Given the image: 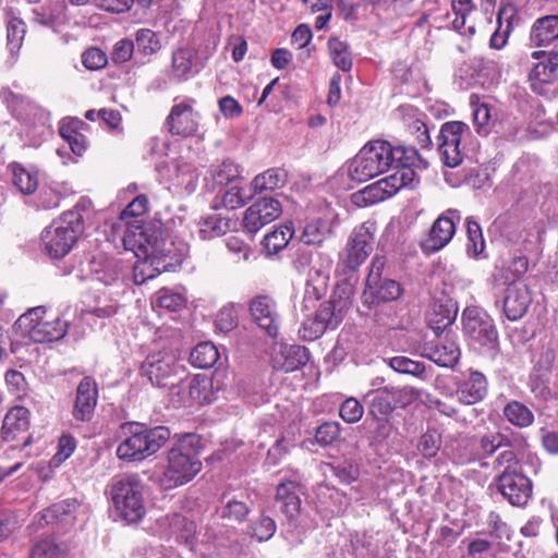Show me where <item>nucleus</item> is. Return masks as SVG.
I'll use <instances>...</instances> for the list:
<instances>
[{
	"label": "nucleus",
	"instance_id": "obj_1",
	"mask_svg": "<svg viewBox=\"0 0 558 558\" xmlns=\"http://www.w3.org/2000/svg\"><path fill=\"white\" fill-rule=\"evenodd\" d=\"M418 160L415 147L392 146L387 141H374L365 145L350 161L348 173L353 181L364 182L395 166L399 158Z\"/></svg>",
	"mask_w": 558,
	"mask_h": 558
},
{
	"label": "nucleus",
	"instance_id": "obj_2",
	"mask_svg": "<svg viewBox=\"0 0 558 558\" xmlns=\"http://www.w3.org/2000/svg\"><path fill=\"white\" fill-rule=\"evenodd\" d=\"M197 442V437L189 434L168 451L167 465L158 477V483L163 489L184 485L199 473L202 462L194 448Z\"/></svg>",
	"mask_w": 558,
	"mask_h": 558
},
{
	"label": "nucleus",
	"instance_id": "obj_3",
	"mask_svg": "<svg viewBox=\"0 0 558 558\" xmlns=\"http://www.w3.org/2000/svg\"><path fill=\"white\" fill-rule=\"evenodd\" d=\"M122 432L125 438L116 453L124 461H143L156 453L170 438V430L166 426L148 428L134 422L123 424Z\"/></svg>",
	"mask_w": 558,
	"mask_h": 558
},
{
	"label": "nucleus",
	"instance_id": "obj_4",
	"mask_svg": "<svg viewBox=\"0 0 558 558\" xmlns=\"http://www.w3.org/2000/svg\"><path fill=\"white\" fill-rule=\"evenodd\" d=\"M109 494L119 517L126 523H137L145 517L144 484L138 474L114 476L109 484Z\"/></svg>",
	"mask_w": 558,
	"mask_h": 558
},
{
	"label": "nucleus",
	"instance_id": "obj_5",
	"mask_svg": "<svg viewBox=\"0 0 558 558\" xmlns=\"http://www.w3.org/2000/svg\"><path fill=\"white\" fill-rule=\"evenodd\" d=\"M122 240L126 250L134 251L135 246H137L140 252H135V254L137 256L140 254L144 255V259L136 262L133 266V280L135 284H143L147 280L154 279L161 270L168 269L170 264L166 263L165 258L171 254V248L167 246H171L172 242L167 243L163 240L150 242L147 240V243H144L145 235L142 231L134 233L133 238L124 234Z\"/></svg>",
	"mask_w": 558,
	"mask_h": 558
},
{
	"label": "nucleus",
	"instance_id": "obj_6",
	"mask_svg": "<svg viewBox=\"0 0 558 558\" xmlns=\"http://www.w3.org/2000/svg\"><path fill=\"white\" fill-rule=\"evenodd\" d=\"M46 310L37 306L21 315L15 326L34 342H52L64 338L68 332V322L60 318L46 319Z\"/></svg>",
	"mask_w": 558,
	"mask_h": 558
},
{
	"label": "nucleus",
	"instance_id": "obj_7",
	"mask_svg": "<svg viewBox=\"0 0 558 558\" xmlns=\"http://www.w3.org/2000/svg\"><path fill=\"white\" fill-rule=\"evenodd\" d=\"M82 233L75 216L62 215L41 232L44 250L50 258L60 259L70 253Z\"/></svg>",
	"mask_w": 558,
	"mask_h": 558
},
{
	"label": "nucleus",
	"instance_id": "obj_8",
	"mask_svg": "<svg viewBox=\"0 0 558 558\" xmlns=\"http://www.w3.org/2000/svg\"><path fill=\"white\" fill-rule=\"evenodd\" d=\"M171 402L175 407H193L210 403L215 399L213 380L206 375H180L169 390Z\"/></svg>",
	"mask_w": 558,
	"mask_h": 558
},
{
	"label": "nucleus",
	"instance_id": "obj_9",
	"mask_svg": "<svg viewBox=\"0 0 558 558\" xmlns=\"http://www.w3.org/2000/svg\"><path fill=\"white\" fill-rule=\"evenodd\" d=\"M141 373L154 386L170 390L180 375H184L185 369L173 355L157 352L145 359L141 366Z\"/></svg>",
	"mask_w": 558,
	"mask_h": 558
},
{
	"label": "nucleus",
	"instance_id": "obj_10",
	"mask_svg": "<svg viewBox=\"0 0 558 558\" xmlns=\"http://www.w3.org/2000/svg\"><path fill=\"white\" fill-rule=\"evenodd\" d=\"M464 335L481 347L496 349L498 331L494 320L477 307H468L462 314Z\"/></svg>",
	"mask_w": 558,
	"mask_h": 558
},
{
	"label": "nucleus",
	"instance_id": "obj_11",
	"mask_svg": "<svg viewBox=\"0 0 558 558\" xmlns=\"http://www.w3.org/2000/svg\"><path fill=\"white\" fill-rule=\"evenodd\" d=\"M469 133V126L460 121H449L441 125L438 134V150L444 163L450 168L463 160L462 138Z\"/></svg>",
	"mask_w": 558,
	"mask_h": 558
},
{
	"label": "nucleus",
	"instance_id": "obj_12",
	"mask_svg": "<svg viewBox=\"0 0 558 558\" xmlns=\"http://www.w3.org/2000/svg\"><path fill=\"white\" fill-rule=\"evenodd\" d=\"M305 494V487L295 480H283L276 488L275 506L286 517L290 530L298 526L301 513V496Z\"/></svg>",
	"mask_w": 558,
	"mask_h": 558
},
{
	"label": "nucleus",
	"instance_id": "obj_13",
	"mask_svg": "<svg viewBox=\"0 0 558 558\" xmlns=\"http://www.w3.org/2000/svg\"><path fill=\"white\" fill-rule=\"evenodd\" d=\"M496 485L502 497L515 507L525 506L532 496V482L520 470L501 471Z\"/></svg>",
	"mask_w": 558,
	"mask_h": 558
},
{
	"label": "nucleus",
	"instance_id": "obj_14",
	"mask_svg": "<svg viewBox=\"0 0 558 558\" xmlns=\"http://www.w3.org/2000/svg\"><path fill=\"white\" fill-rule=\"evenodd\" d=\"M195 102L186 98L172 106L165 123L172 135L189 137L197 133L201 114L194 109Z\"/></svg>",
	"mask_w": 558,
	"mask_h": 558
},
{
	"label": "nucleus",
	"instance_id": "obj_15",
	"mask_svg": "<svg viewBox=\"0 0 558 558\" xmlns=\"http://www.w3.org/2000/svg\"><path fill=\"white\" fill-rule=\"evenodd\" d=\"M374 246V223L364 222L355 228L342 256L345 267L356 269L372 253Z\"/></svg>",
	"mask_w": 558,
	"mask_h": 558
},
{
	"label": "nucleus",
	"instance_id": "obj_16",
	"mask_svg": "<svg viewBox=\"0 0 558 558\" xmlns=\"http://www.w3.org/2000/svg\"><path fill=\"white\" fill-rule=\"evenodd\" d=\"M459 213L449 209L440 215L432 225L426 239L421 243L423 252L432 254L444 248L453 238L456 233V220L459 221Z\"/></svg>",
	"mask_w": 558,
	"mask_h": 558
},
{
	"label": "nucleus",
	"instance_id": "obj_17",
	"mask_svg": "<svg viewBox=\"0 0 558 558\" xmlns=\"http://www.w3.org/2000/svg\"><path fill=\"white\" fill-rule=\"evenodd\" d=\"M282 213L281 204L274 197H263L253 203L244 213L243 227L250 233H256L272 222Z\"/></svg>",
	"mask_w": 558,
	"mask_h": 558
},
{
	"label": "nucleus",
	"instance_id": "obj_18",
	"mask_svg": "<svg viewBox=\"0 0 558 558\" xmlns=\"http://www.w3.org/2000/svg\"><path fill=\"white\" fill-rule=\"evenodd\" d=\"M250 314L257 326L264 329L270 337H276L280 315L276 301L269 295H257L250 302Z\"/></svg>",
	"mask_w": 558,
	"mask_h": 558
},
{
	"label": "nucleus",
	"instance_id": "obj_19",
	"mask_svg": "<svg viewBox=\"0 0 558 558\" xmlns=\"http://www.w3.org/2000/svg\"><path fill=\"white\" fill-rule=\"evenodd\" d=\"M532 303V294L523 282H509L502 298L505 316L512 322L521 319Z\"/></svg>",
	"mask_w": 558,
	"mask_h": 558
},
{
	"label": "nucleus",
	"instance_id": "obj_20",
	"mask_svg": "<svg viewBox=\"0 0 558 558\" xmlns=\"http://www.w3.org/2000/svg\"><path fill=\"white\" fill-rule=\"evenodd\" d=\"M98 400V388L92 377H84L77 388L72 409L73 418L76 422H89L94 417Z\"/></svg>",
	"mask_w": 558,
	"mask_h": 558
},
{
	"label": "nucleus",
	"instance_id": "obj_21",
	"mask_svg": "<svg viewBox=\"0 0 558 558\" xmlns=\"http://www.w3.org/2000/svg\"><path fill=\"white\" fill-rule=\"evenodd\" d=\"M488 391V383L484 374L470 371L462 374L457 381V397L460 402L471 405L482 401Z\"/></svg>",
	"mask_w": 558,
	"mask_h": 558
},
{
	"label": "nucleus",
	"instance_id": "obj_22",
	"mask_svg": "<svg viewBox=\"0 0 558 558\" xmlns=\"http://www.w3.org/2000/svg\"><path fill=\"white\" fill-rule=\"evenodd\" d=\"M324 288L313 286L312 280H308L305 288L304 299L302 302V312L304 319L299 329L300 337L305 341H314L318 339L325 331V327L314 316H310L306 312L310 310V303L319 300L323 295Z\"/></svg>",
	"mask_w": 558,
	"mask_h": 558
},
{
	"label": "nucleus",
	"instance_id": "obj_23",
	"mask_svg": "<svg viewBox=\"0 0 558 558\" xmlns=\"http://www.w3.org/2000/svg\"><path fill=\"white\" fill-rule=\"evenodd\" d=\"M399 159L400 161H396L395 166L390 167L395 172L384 179H380L390 196H393L402 187H407L414 182L416 179L414 167H420L421 165L424 168L426 167V162L420 155L418 160H413V162L405 160L404 156Z\"/></svg>",
	"mask_w": 558,
	"mask_h": 558
},
{
	"label": "nucleus",
	"instance_id": "obj_24",
	"mask_svg": "<svg viewBox=\"0 0 558 558\" xmlns=\"http://www.w3.org/2000/svg\"><path fill=\"white\" fill-rule=\"evenodd\" d=\"M460 349L453 337L448 333L439 338L437 343H426L422 355L442 367H452L460 359Z\"/></svg>",
	"mask_w": 558,
	"mask_h": 558
},
{
	"label": "nucleus",
	"instance_id": "obj_25",
	"mask_svg": "<svg viewBox=\"0 0 558 558\" xmlns=\"http://www.w3.org/2000/svg\"><path fill=\"white\" fill-rule=\"evenodd\" d=\"M128 266L120 259L95 258L90 263V272L94 279L105 286H112L125 278Z\"/></svg>",
	"mask_w": 558,
	"mask_h": 558
},
{
	"label": "nucleus",
	"instance_id": "obj_26",
	"mask_svg": "<svg viewBox=\"0 0 558 558\" xmlns=\"http://www.w3.org/2000/svg\"><path fill=\"white\" fill-rule=\"evenodd\" d=\"M307 361V349L298 344H281L272 357L274 368L286 373L300 369Z\"/></svg>",
	"mask_w": 558,
	"mask_h": 558
},
{
	"label": "nucleus",
	"instance_id": "obj_27",
	"mask_svg": "<svg viewBox=\"0 0 558 558\" xmlns=\"http://www.w3.org/2000/svg\"><path fill=\"white\" fill-rule=\"evenodd\" d=\"M0 99L5 104L12 116L21 121L29 122L40 110L29 98L22 94H16L8 87L0 90Z\"/></svg>",
	"mask_w": 558,
	"mask_h": 558
},
{
	"label": "nucleus",
	"instance_id": "obj_28",
	"mask_svg": "<svg viewBox=\"0 0 558 558\" xmlns=\"http://www.w3.org/2000/svg\"><path fill=\"white\" fill-rule=\"evenodd\" d=\"M555 362L556 353L553 349L547 348L542 350L534 365L530 383L531 390L536 396L546 398V396L549 395V388L546 386L543 378L553 371Z\"/></svg>",
	"mask_w": 558,
	"mask_h": 558
},
{
	"label": "nucleus",
	"instance_id": "obj_29",
	"mask_svg": "<svg viewBox=\"0 0 558 558\" xmlns=\"http://www.w3.org/2000/svg\"><path fill=\"white\" fill-rule=\"evenodd\" d=\"M29 427V411L24 407H14L4 416L1 435L3 440H19Z\"/></svg>",
	"mask_w": 558,
	"mask_h": 558
},
{
	"label": "nucleus",
	"instance_id": "obj_30",
	"mask_svg": "<svg viewBox=\"0 0 558 558\" xmlns=\"http://www.w3.org/2000/svg\"><path fill=\"white\" fill-rule=\"evenodd\" d=\"M398 113L402 118L408 131L415 136L416 143L422 148H428L432 144L429 130L420 113L412 106H400Z\"/></svg>",
	"mask_w": 558,
	"mask_h": 558
},
{
	"label": "nucleus",
	"instance_id": "obj_31",
	"mask_svg": "<svg viewBox=\"0 0 558 558\" xmlns=\"http://www.w3.org/2000/svg\"><path fill=\"white\" fill-rule=\"evenodd\" d=\"M198 72L197 53L191 48H180L172 54L171 75L186 80Z\"/></svg>",
	"mask_w": 558,
	"mask_h": 558
},
{
	"label": "nucleus",
	"instance_id": "obj_32",
	"mask_svg": "<svg viewBox=\"0 0 558 558\" xmlns=\"http://www.w3.org/2000/svg\"><path fill=\"white\" fill-rule=\"evenodd\" d=\"M531 43L535 46H547L558 39V15H546L537 19L531 28Z\"/></svg>",
	"mask_w": 558,
	"mask_h": 558
},
{
	"label": "nucleus",
	"instance_id": "obj_33",
	"mask_svg": "<svg viewBox=\"0 0 558 558\" xmlns=\"http://www.w3.org/2000/svg\"><path fill=\"white\" fill-rule=\"evenodd\" d=\"M365 398L368 399V413L372 417H390L395 404L388 386L372 389Z\"/></svg>",
	"mask_w": 558,
	"mask_h": 558
},
{
	"label": "nucleus",
	"instance_id": "obj_34",
	"mask_svg": "<svg viewBox=\"0 0 558 558\" xmlns=\"http://www.w3.org/2000/svg\"><path fill=\"white\" fill-rule=\"evenodd\" d=\"M288 181V173L282 168H271L263 173L256 175L252 183L251 190L254 194L264 192H274L286 185Z\"/></svg>",
	"mask_w": 558,
	"mask_h": 558
},
{
	"label": "nucleus",
	"instance_id": "obj_35",
	"mask_svg": "<svg viewBox=\"0 0 558 558\" xmlns=\"http://www.w3.org/2000/svg\"><path fill=\"white\" fill-rule=\"evenodd\" d=\"M83 122L78 119L66 118L60 122L59 133L68 145V148L76 156H81L86 148L85 136L78 132Z\"/></svg>",
	"mask_w": 558,
	"mask_h": 558
},
{
	"label": "nucleus",
	"instance_id": "obj_36",
	"mask_svg": "<svg viewBox=\"0 0 558 558\" xmlns=\"http://www.w3.org/2000/svg\"><path fill=\"white\" fill-rule=\"evenodd\" d=\"M252 510V500L248 496L242 495L240 498H228L219 511L221 519L232 523H243L246 521Z\"/></svg>",
	"mask_w": 558,
	"mask_h": 558
},
{
	"label": "nucleus",
	"instance_id": "obj_37",
	"mask_svg": "<svg viewBox=\"0 0 558 558\" xmlns=\"http://www.w3.org/2000/svg\"><path fill=\"white\" fill-rule=\"evenodd\" d=\"M12 184L23 194L31 195L38 187L37 172L24 167L22 163L12 162L9 165Z\"/></svg>",
	"mask_w": 558,
	"mask_h": 558
},
{
	"label": "nucleus",
	"instance_id": "obj_38",
	"mask_svg": "<svg viewBox=\"0 0 558 558\" xmlns=\"http://www.w3.org/2000/svg\"><path fill=\"white\" fill-rule=\"evenodd\" d=\"M344 306L345 302L342 304L340 301H336V299L332 298L322 303L313 316L323 324L326 330L335 329L343 318Z\"/></svg>",
	"mask_w": 558,
	"mask_h": 558
},
{
	"label": "nucleus",
	"instance_id": "obj_39",
	"mask_svg": "<svg viewBox=\"0 0 558 558\" xmlns=\"http://www.w3.org/2000/svg\"><path fill=\"white\" fill-rule=\"evenodd\" d=\"M198 174L196 169L183 161H177L173 165V173L170 177L173 185L182 189L187 194L193 193L197 186Z\"/></svg>",
	"mask_w": 558,
	"mask_h": 558
},
{
	"label": "nucleus",
	"instance_id": "obj_40",
	"mask_svg": "<svg viewBox=\"0 0 558 558\" xmlns=\"http://www.w3.org/2000/svg\"><path fill=\"white\" fill-rule=\"evenodd\" d=\"M529 77L531 88L539 95H546L548 85L556 80L557 75L556 70L551 65L546 61H542L533 68Z\"/></svg>",
	"mask_w": 558,
	"mask_h": 558
},
{
	"label": "nucleus",
	"instance_id": "obj_41",
	"mask_svg": "<svg viewBox=\"0 0 558 558\" xmlns=\"http://www.w3.org/2000/svg\"><path fill=\"white\" fill-rule=\"evenodd\" d=\"M294 234L292 225H283L267 233L263 245L268 255H274L283 250Z\"/></svg>",
	"mask_w": 558,
	"mask_h": 558
},
{
	"label": "nucleus",
	"instance_id": "obj_42",
	"mask_svg": "<svg viewBox=\"0 0 558 558\" xmlns=\"http://www.w3.org/2000/svg\"><path fill=\"white\" fill-rule=\"evenodd\" d=\"M502 413L510 424L519 428L529 427L534 422L533 412L525 404L515 400L508 402Z\"/></svg>",
	"mask_w": 558,
	"mask_h": 558
},
{
	"label": "nucleus",
	"instance_id": "obj_43",
	"mask_svg": "<svg viewBox=\"0 0 558 558\" xmlns=\"http://www.w3.org/2000/svg\"><path fill=\"white\" fill-rule=\"evenodd\" d=\"M218 359V349L209 341L198 343L190 353V362L197 368H209L216 364Z\"/></svg>",
	"mask_w": 558,
	"mask_h": 558
},
{
	"label": "nucleus",
	"instance_id": "obj_44",
	"mask_svg": "<svg viewBox=\"0 0 558 558\" xmlns=\"http://www.w3.org/2000/svg\"><path fill=\"white\" fill-rule=\"evenodd\" d=\"M332 233L329 222L317 218L310 221L303 229L301 241L307 245L322 244Z\"/></svg>",
	"mask_w": 558,
	"mask_h": 558
},
{
	"label": "nucleus",
	"instance_id": "obj_45",
	"mask_svg": "<svg viewBox=\"0 0 558 558\" xmlns=\"http://www.w3.org/2000/svg\"><path fill=\"white\" fill-rule=\"evenodd\" d=\"M391 197L381 180H378L352 195V201L357 206H369Z\"/></svg>",
	"mask_w": 558,
	"mask_h": 558
},
{
	"label": "nucleus",
	"instance_id": "obj_46",
	"mask_svg": "<svg viewBox=\"0 0 558 558\" xmlns=\"http://www.w3.org/2000/svg\"><path fill=\"white\" fill-rule=\"evenodd\" d=\"M329 54L333 64L341 71L349 72L352 69V57L349 45L337 37L328 40Z\"/></svg>",
	"mask_w": 558,
	"mask_h": 558
},
{
	"label": "nucleus",
	"instance_id": "obj_47",
	"mask_svg": "<svg viewBox=\"0 0 558 558\" xmlns=\"http://www.w3.org/2000/svg\"><path fill=\"white\" fill-rule=\"evenodd\" d=\"M511 446L512 440L502 433L496 432L485 434L478 440V458L493 456L498 449Z\"/></svg>",
	"mask_w": 558,
	"mask_h": 558
},
{
	"label": "nucleus",
	"instance_id": "obj_48",
	"mask_svg": "<svg viewBox=\"0 0 558 558\" xmlns=\"http://www.w3.org/2000/svg\"><path fill=\"white\" fill-rule=\"evenodd\" d=\"M385 362L397 373L423 378L426 367L423 362L414 361L408 356L397 355L386 359Z\"/></svg>",
	"mask_w": 558,
	"mask_h": 558
},
{
	"label": "nucleus",
	"instance_id": "obj_49",
	"mask_svg": "<svg viewBox=\"0 0 558 558\" xmlns=\"http://www.w3.org/2000/svg\"><path fill=\"white\" fill-rule=\"evenodd\" d=\"M465 227L468 233L466 252L470 256L478 257L485 248L482 228L473 217L465 219Z\"/></svg>",
	"mask_w": 558,
	"mask_h": 558
},
{
	"label": "nucleus",
	"instance_id": "obj_50",
	"mask_svg": "<svg viewBox=\"0 0 558 558\" xmlns=\"http://www.w3.org/2000/svg\"><path fill=\"white\" fill-rule=\"evenodd\" d=\"M169 529L180 543H187L195 534V523L182 514L173 513L169 517Z\"/></svg>",
	"mask_w": 558,
	"mask_h": 558
},
{
	"label": "nucleus",
	"instance_id": "obj_51",
	"mask_svg": "<svg viewBox=\"0 0 558 558\" xmlns=\"http://www.w3.org/2000/svg\"><path fill=\"white\" fill-rule=\"evenodd\" d=\"M211 177L215 183L219 185L234 184L242 180L239 166L229 159L215 167L211 171Z\"/></svg>",
	"mask_w": 558,
	"mask_h": 558
},
{
	"label": "nucleus",
	"instance_id": "obj_52",
	"mask_svg": "<svg viewBox=\"0 0 558 558\" xmlns=\"http://www.w3.org/2000/svg\"><path fill=\"white\" fill-rule=\"evenodd\" d=\"M391 393V400L393 401L395 408H407L416 402L422 395V391L411 386H392L388 385Z\"/></svg>",
	"mask_w": 558,
	"mask_h": 558
},
{
	"label": "nucleus",
	"instance_id": "obj_53",
	"mask_svg": "<svg viewBox=\"0 0 558 558\" xmlns=\"http://www.w3.org/2000/svg\"><path fill=\"white\" fill-rule=\"evenodd\" d=\"M229 229L228 220L218 215H210L199 222V233L203 239L220 236Z\"/></svg>",
	"mask_w": 558,
	"mask_h": 558
},
{
	"label": "nucleus",
	"instance_id": "obj_54",
	"mask_svg": "<svg viewBox=\"0 0 558 558\" xmlns=\"http://www.w3.org/2000/svg\"><path fill=\"white\" fill-rule=\"evenodd\" d=\"M26 33L25 23L17 17H12L7 23V40L11 53L20 50Z\"/></svg>",
	"mask_w": 558,
	"mask_h": 558
},
{
	"label": "nucleus",
	"instance_id": "obj_55",
	"mask_svg": "<svg viewBox=\"0 0 558 558\" xmlns=\"http://www.w3.org/2000/svg\"><path fill=\"white\" fill-rule=\"evenodd\" d=\"M366 290L383 302L397 300L402 293L400 283L391 279H381L374 288H366Z\"/></svg>",
	"mask_w": 558,
	"mask_h": 558
},
{
	"label": "nucleus",
	"instance_id": "obj_56",
	"mask_svg": "<svg viewBox=\"0 0 558 558\" xmlns=\"http://www.w3.org/2000/svg\"><path fill=\"white\" fill-rule=\"evenodd\" d=\"M254 193L251 190L246 193L239 182L234 183L228 190L223 191L221 195L222 204L226 208L235 209L245 205V203L253 197Z\"/></svg>",
	"mask_w": 558,
	"mask_h": 558
},
{
	"label": "nucleus",
	"instance_id": "obj_57",
	"mask_svg": "<svg viewBox=\"0 0 558 558\" xmlns=\"http://www.w3.org/2000/svg\"><path fill=\"white\" fill-rule=\"evenodd\" d=\"M137 50L144 54H154L160 50L161 45L157 35L148 28H141L135 34Z\"/></svg>",
	"mask_w": 558,
	"mask_h": 558
},
{
	"label": "nucleus",
	"instance_id": "obj_58",
	"mask_svg": "<svg viewBox=\"0 0 558 558\" xmlns=\"http://www.w3.org/2000/svg\"><path fill=\"white\" fill-rule=\"evenodd\" d=\"M438 307L441 310L442 305L434 304L433 312L435 314V318L430 317L429 323L433 325L432 328L434 329L436 336L439 338L440 332H444L456 320L458 308L454 305L446 307L439 313L440 317L438 318Z\"/></svg>",
	"mask_w": 558,
	"mask_h": 558
},
{
	"label": "nucleus",
	"instance_id": "obj_59",
	"mask_svg": "<svg viewBox=\"0 0 558 558\" xmlns=\"http://www.w3.org/2000/svg\"><path fill=\"white\" fill-rule=\"evenodd\" d=\"M441 446V436L437 429H427L420 438L417 444L418 451L425 458H434Z\"/></svg>",
	"mask_w": 558,
	"mask_h": 558
},
{
	"label": "nucleus",
	"instance_id": "obj_60",
	"mask_svg": "<svg viewBox=\"0 0 558 558\" xmlns=\"http://www.w3.org/2000/svg\"><path fill=\"white\" fill-rule=\"evenodd\" d=\"M339 414L344 422L356 423L362 418L364 408L355 398H348L341 403Z\"/></svg>",
	"mask_w": 558,
	"mask_h": 558
},
{
	"label": "nucleus",
	"instance_id": "obj_61",
	"mask_svg": "<svg viewBox=\"0 0 558 558\" xmlns=\"http://www.w3.org/2000/svg\"><path fill=\"white\" fill-rule=\"evenodd\" d=\"M76 440L71 435H62L59 438L58 442V451L51 458L50 464L52 466H59L62 462H64L75 450Z\"/></svg>",
	"mask_w": 558,
	"mask_h": 558
},
{
	"label": "nucleus",
	"instance_id": "obj_62",
	"mask_svg": "<svg viewBox=\"0 0 558 558\" xmlns=\"http://www.w3.org/2000/svg\"><path fill=\"white\" fill-rule=\"evenodd\" d=\"M340 436V424L337 422H325L317 427L315 439L322 446H329Z\"/></svg>",
	"mask_w": 558,
	"mask_h": 558
},
{
	"label": "nucleus",
	"instance_id": "obj_63",
	"mask_svg": "<svg viewBox=\"0 0 558 558\" xmlns=\"http://www.w3.org/2000/svg\"><path fill=\"white\" fill-rule=\"evenodd\" d=\"M107 62V54L99 48L92 47L82 53V63L89 71L100 70Z\"/></svg>",
	"mask_w": 558,
	"mask_h": 558
},
{
	"label": "nucleus",
	"instance_id": "obj_64",
	"mask_svg": "<svg viewBox=\"0 0 558 558\" xmlns=\"http://www.w3.org/2000/svg\"><path fill=\"white\" fill-rule=\"evenodd\" d=\"M277 525L270 517L262 515L260 519L251 526L252 536L259 542L268 541L276 532Z\"/></svg>",
	"mask_w": 558,
	"mask_h": 558
}]
</instances>
